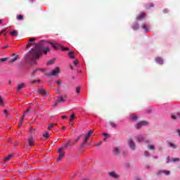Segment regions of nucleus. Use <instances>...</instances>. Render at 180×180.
<instances>
[{"mask_svg": "<svg viewBox=\"0 0 180 180\" xmlns=\"http://www.w3.org/2000/svg\"><path fill=\"white\" fill-rule=\"evenodd\" d=\"M23 88H25V83H21L18 84L17 89L18 91H20L21 89H23Z\"/></svg>", "mask_w": 180, "mask_h": 180, "instance_id": "obj_22", "label": "nucleus"}, {"mask_svg": "<svg viewBox=\"0 0 180 180\" xmlns=\"http://www.w3.org/2000/svg\"><path fill=\"white\" fill-rule=\"evenodd\" d=\"M161 174H165V175H169L171 172L169 170L160 171L159 172L158 175H161Z\"/></svg>", "mask_w": 180, "mask_h": 180, "instance_id": "obj_20", "label": "nucleus"}, {"mask_svg": "<svg viewBox=\"0 0 180 180\" xmlns=\"http://www.w3.org/2000/svg\"><path fill=\"white\" fill-rule=\"evenodd\" d=\"M67 98V96H65V97H63L61 96H58L56 99V101L58 102H59V103H61L63 102H65V98Z\"/></svg>", "mask_w": 180, "mask_h": 180, "instance_id": "obj_12", "label": "nucleus"}, {"mask_svg": "<svg viewBox=\"0 0 180 180\" xmlns=\"http://www.w3.org/2000/svg\"><path fill=\"white\" fill-rule=\"evenodd\" d=\"M18 20H22L23 19V15H19L17 16Z\"/></svg>", "mask_w": 180, "mask_h": 180, "instance_id": "obj_33", "label": "nucleus"}, {"mask_svg": "<svg viewBox=\"0 0 180 180\" xmlns=\"http://www.w3.org/2000/svg\"><path fill=\"white\" fill-rule=\"evenodd\" d=\"M62 129H65V127H63Z\"/></svg>", "mask_w": 180, "mask_h": 180, "instance_id": "obj_60", "label": "nucleus"}, {"mask_svg": "<svg viewBox=\"0 0 180 180\" xmlns=\"http://www.w3.org/2000/svg\"><path fill=\"white\" fill-rule=\"evenodd\" d=\"M68 56L70 58H75V56L74 55V52L72 51L69 52Z\"/></svg>", "mask_w": 180, "mask_h": 180, "instance_id": "obj_25", "label": "nucleus"}, {"mask_svg": "<svg viewBox=\"0 0 180 180\" xmlns=\"http://www.w3.org/2000/svg\"><path fill=\"white\" fill-rule=\"evenodd\" d=\"M130 117H131V120H136L138 118L137 115H136L135 114L131 115Z\"/></svg>", "mask_w": 180, "mask_h": 180, "instance_id": "obj_28", "label": "nucleus"}, {"mask_svg": "<svg viewBox=\"0 0 180 180\" xmlns=\"http://www.w3.org/2000/svg\"><path fill=\"white\" fill-rule=\"evenodd\" d=\"M2 23V20H0V25Z\"/></svg>", "mask_w": 180, "mask_h": 180, "instance_id": "obj_58", "label": "nucleus"}, {"mask_svg": "<svg viewBox=\"0 0 180 180\" xmlns=\"http://www.w3.org/2000/svg\"><path fill=\"white\" fill-rule=\"evenodd\" d=\"M146 9H148V6H146Z\"/></svg>", "mask_w": 180, "mask_h": 180, "instance_id": "obj_61", "label": "nucleus"}, {"mask_svg": "<svg viewBox=\"0 0 180 180\" xmlns=\"http://www.w3.org/2000/svg\"><path fill=\"white\" fill-rule=\"evenodd\" d=\"M34 48L31 49L29 55L25 57V61L28 64H36V60H39L41 55L47 54L50 51V48L44 47L46 41H41L39 44H34Z\"/></svg>", "mask_w": 180, "mask_h": 180, "instance_id": "obj_1", "label": "nucleus"}, {"mask_svg": "<svg viewBox=\"0 0 180 180\" xmlns=\"http://www.w3.org/2000/svg\"><path fill=\"white\" fill-rule=\"evenodd\" d=\"M10 34H11V36H12V37H16V36H18V31L14 30V31L11 32L10 33Z\"/></svg>", "mask_w": 180, "mask_h": 180, "instance_id": "obj_24", "label": "nucleus"}, {"mask_svg": "<svg viewBox=\"0 0 180 180\" xmlns=\"http://www.w3.org/2000/svg\"><path fill=\"white\" fill-rule=\"evenodd\" d=\"M62 119H67L66 115H63V116H62Z\"/></svg>", "mask_w": 180, "mask_h": 180, "instance_id": "obj_54", "label": "nucleus"}, {"mask_svg": "<svg viewBox=\"0 0 180 180\" xmlns=\"http://www.w3.org/2000/svg\"><path fill=\"white\" fill-rule=\"evenodd\" d=\"M155 61L158 64L162 65L164 64V60L162 58L158 57L155 58Z\"/></svg>", "mask_w": 180, "mask_h": 180, "instance_id": "obj_14", "label": "nucleus"}, {"mask_svg": "<svg viewBox=\"0 0 180 180\" xmlns=\"http://www.w3.org/2000/svg\"><path fill=\"white\" fill-rule=\"evenodd\" d=\"M110 126H112V127H116V124H115L114 122H110Z\"/></svg>", "mask_w": 180, "mask_h": 180, "instance_id": "obj_43", "label": "nucleus"}, {"mask_svg": "<svg viewBox=\"0 0 180 180\" xmlns=\"http://www.w3.org/2000/svg\"><path fill=\"white\" fill-rule=\"evenodd\" d=\"M128 145L131 150H136V143L133 141V139H129L128 141Z\"/></svg>", "mask_w": 180, "mask_h": 180, "instance_id": "obj_8", "label": "nucleus"}, {"mask_svg": "<svg viewBox=\"0 0 180 180\" xmlns=\"http://www.w3.org/2000/svg\"><path fill=\"white\" fill-rule=\"evenodd\" d=\"M43 137H44V139H47L49 137V132L46 131L44 134H43Z\"/></svg>", "mask_w": 180, "mask_h": 180, "instance_id": "obj_34", "label": "nucleus"}, {"mask_svg": "<svg viewBox=\"0 0 180 180\" xmlns=\"http://www.w3.org/2000/svg\"><path fill=\"white\" fill-rule=\"evenodd\" d=\"M34 40H36L35 38H32V39H29V43L27 45V47H32V44H33V41H34Z\"/></svg>", "mask_w": 180, "mask_h": 180, "instance_id": "obj_17", "label": "nucleus"}, {"mask_svg": "<svg viewBox=\"0 0 180 180\" xmlns=\"http://www.w3.org/2000/svg\"><path fill=\"white\" fill-rule=\"evenodd\" d=\"M143 126H148V122L146 121H141V122H139L138 124H136V129H141V127H143Z\"/></svg>", "mask_w": 180, "mask_h": 180, "instance_id": "obj_6", "label": "nucleus"}, {"mask_svg": "<svg viewBox=\"0 0 180 180\" xmlns=\"http://www.w3.org/2000/svg\"><path fill=\"white\" fill-rule=\"evenodd\" d=\"M39 93L41 94L42 95H47V93H46V91H44V89H39Z\"/></svg>", "mask_w": 180, "mask_h": 180, "instance_id": "obj_26", "label": "nucleus"}, {"mask_svg": "<svg viewBox=\"0 0 180 180\" xmlns=\"http://www.w3.org/2000/svg\"><path fill=\"white\" fill-rule=\"evenodd\" d=\"M69 146H71V143L70 142H68L64 144V146L63 147H61V148H67L68 147H69Z\"/></svg>", "mask_w": 180, "mask_h": 180, "instance_id": "obj_27", "label": "nucleus"}, {"mask_svg": "<svg viewBox=\"0 0 180 180\" xmlns=\"http://www.w3.org/2000/svg\"><path fill=\"white\" fill-rule=\"evenodd\" d=\"M74 119H75V114H72L70 115V121L74 120Z\"/></svg>", "mask_w": 180, "mask_h": 180, "instance_id": "obj_36", "label": "nucleus"}, {"mask_svg": "<svg viewBox=\"0 0 180 180\" xmlns=\"http://www.w3.org/2000/svg\"><path fill=\"white\" fill-rule=\"evenodd\" d=\"M136 180H141L140 178H136Z\"/></svg>", "mask_w": 180, "mask_h": 180, "instance_id": "obj_59", "label": "nucleus"}, {"mask_svg": "<svg viewBox=\"0 0 180 180\" xmlns=\"http://www.w3.org/2000/svg\"><path fill=\"white\" fill-rule=\"evenodd\" d=\"M140 28V25H139V23L136 22L135 24H134L132 25V29L134 30H139V29Z\"/></svg>", "mask_w": 180, "mask_h": 180, "instance_id": "obj_16", "label": "nucleus"}, {"mask_svg": "<svg viewBox=\"0 0 180 180\" xmlns=\"http://www.w3.org/2000/svg\"><path fill=\"white\" fill-rule=\"evenodd\" d=\"M82 137V135L79 136V137H77L75 140L76 143H78V141H79V139Z\"/></svg>", "mask_w": 180, "mask_h": 180, "instance_id": "obj_42", "label": "nucleus"}, {"mask_svg": "<svg viewBox=\"0 0 180 180\" xmlns=\"http://www.w3.org/2000/svg\"><path fill=\"white\" fill-rule=\"evenodd\" d=\"M153 158L157 159L158 158V156H154Z\"/></svg>", "mask_w": 180, "mask_h": 180, "instance_id": "obj_57", "label": "nucleus"}, {"mask_svg": "<svg viewBox=\"0 0 180 180\" xmlns=\"http://www.w3.org/2000/svg\"><path fill=\"white\" fill-rule=\"evenodd\" d=\"M109 176H111V178H115L116 179V178H117V174H116V172H110L108 173Z\"/></svg>", "mask_w": 180, "mask_h": 180, "instance_id": "obj_15", "label": "nucleus"}, {"mask_svg": "<svg viewBox=\"0 0 180 180\" xmlns=\"http://www.w3.org/2000/svg\"><path fill=\"white\" fill-rule=\"evenodd\" d=\"M58 153H59V157L58 158V161H60V160H61L65 155L64 148H60Z\"/></svg>", "mask_w": 180, "mask_h": 180, "instance_id": "obj_9", "label": "nucleus"}, {"mask_svg": "<svg viewBox=\"0 0 180 180\" xmlns=\"http://www.w3.org/2000/svg\"><path fill=\"white\" fill-rule=\"evenodd\" d=\"M169 147H171L172 148H176V145H175L173 143H169Z\"/></svg>", "mask_w": 180, "mask_h": 180, "instance_id": "obj_31", "label": "nucleus"}, {"mask_svg": "<svg viewBox=\"0 0 180 180\" xmlns=\"http://www.w3.org/2000/svg\"><path fill=\"white\" fill-rule=\"evenodd\" d=\"M4 33H5V30L0 32V36H2V34H4Z\"/></svg>", "mask_w": 180, "mask_h": 180, "instance_id": "obj_48", "label": "nucleus"}, {"mask_svg": "<svg viewBox=\"0 0 180 180\" xmlns=\"http://www.w3.org/2000/svg\"><path fill=\"white\" fill-rule=\"evenodd\" d=\"M70 70H74V68H72V65H70Z\"/></svg>", "mask_w": 180, "mask_h": 180, "instance_id": "obj_56", "label": "nucleus"}, {"mask_svg": "<svg viewBox=\"0 0 180 180\" xmlns=\"http://www.w3.org/2000/svg\"><path fill=\"white\" fill-rule=\"evenodd\" d=\"M147 148L151 151H154V150H155V146L153 144H148Z\"/></svg>", "mask_w": 180, "mask_h": 180, "instance_id": "obj_19", "label": "nucleus"}, {"mask_svg": "<svg viewBox=\"0 0 180 180\" xmlns=\"http://www.w3.org/2000/svg\"><path fill=\"white\" fill-rule=\"evenodd\" d=\"M50 44L53 47L54 50H62V51H68L70 50V48L68 47H64L62 45H60L58 44L54 43V42H50Z\"/></svg>", "mask_w": 180, "mask_h": 180, "instance_id": "obj_2", "label": "nucleus"}, {"mask_svg": "<svg viewBox=\"0 0 180 180\" xmlns=\"http://www.w3.org/2000/svg\"><path fill=\"white\" fill-rule=\"evenodd\" d=\"M168 12V9L165 8L163 10L164 13H167Z\"/></svg>", "mask_w": 180, "mask_h": 180, "instance_id": "obj_49", "label": "nucleus"}, {"mask_svg": "<svg viewBox=\"0 0 180 180\" xmlns=\"http://www.w3.org/2000/svg\"><path fill=\"white\" fill-rule=\"evenodd\" d=\"M17 60V58H13L12 59H11V60L9 61V63H15V60Z\"/></svg>", "mask_w": 180, "mask_h": 180, "instance_id": "obj_39", "label": "nucleus"}, {"mask_svg": "<svg viewBox=\"0 0 180 180\" xmlns=\"http://www.w3.org/2000/svg\"><path fill=\"white\" fill-rule=\"evenodd\" d=\"M144 155H145V157H150V152H148V151H147V150H146L145 152H144Z\"/></svg>", "mask_w": 180, "mask_h": 180, "instance_id": "obj_32", "label": "nucleus"}, {"mask_svg": "<svg viewBox=\"0 0 180 180\" xmlns=\"http://www.w3.org/2000/svg\"><path fill=\"white\" fill-rule=\"evenodd\" d=\"M177 133H178V134H179V136L180 137V129H177Z\"/></svg>", "mask_w": 180, "mask_h": 180, "instance_id": "obj_55", "label": "nucleus"}, {"mask_svg": "<svg viewBox=\"0 0 180 180\" xmlns=\"http://www.w3.org/2000/svg\"><path fill=\"white\" fill-rule=\"evenodd\" d=\"M28 145L30 147H33V146H34V139H33V136L28 137Z\"/></svg>", "mask_w": 180, "mask_h": 180, "instance_id": "obj_10", "label": "nucleus"}, {"mask_svg": "<svg viewBox=\"0 0 180 180\" xmlns=\"http://www.w3.org/2000/svg\"><path fill=\"white\" fill-rule=\"evenodd\" d=\"M172 119H173V120H175V119H180V113L177 112L176 115H172Z\"/></svg>", "mask_w": 180, "mask_h": 180, "instance_id": "obj_18", "label": "nucleus"}, {"mask_svg": "<svg viewBox=\"0 0 180 180\" xmlns=\"http://www.w3.org/2000/svg\"><path fill=\"white\" fill-rule=\"evenodd\" d=\"M81 91V86H78L76 88V92L77 94H79V91Z\"/></svg>", "mask_w": 180, "mask_h": 180, "instance_id": "obj_38", "label": "nucleus"}, {"mask_svg": "<svg viewBox=\"0 0 180 180\" xmlns=\"http://www.w3.org/2000/svg\"><path fill=\"white\" fill-rule=\"evenodd\" d=\"M4 113L5 115H6V113H8V110H4Z\"/></svg>", "mask_w": 180, "mask_h": 180, "instance_id": "obj_51", "label": "nucleus"}, {"mask_svg": "<svg viewBox=\"0 0 180 180\" xmlns=\"http://www.w3.org/2000/svg\"><path fill=\"white\" fill-rule=\"evenodd\" d=\"M31 82L32 84H36V82H38V84H40V80H33Z\"/></svg>", "mask_w": 180, "mask_h": 180, "instance_id": "obj_41", "label": "nucleus"}, {"mask_svg": "<svg viewBox=\"0 0 180 180\" xmlns=\"http://www.w3.org/2000/svg\"><path fill=\"white\" fill-rule=\"evenodd\" d=\"M146 18V13H141L136 17L137 20H142V19H144Z\"/></svg>", "mask_w": 180, "mask_h": 180, "instance_id": "obj_13", "label": "nucleus"}, {"mask_svg": "<svg viewBox=\"0 0 180 180\" xmlns=\"http://www.w3.org/2000/svg\"><path fill=\"white\" fill-rule=\"evenodd\" d=\"M6 60H8V58H2L1 59V61L4 62V61H6Z\"/></svg>", "mask_w": 180, "mask_h": 180, "instance_id": "obj_45", "label": "nucleus"}, {"mask_svg": "<svg viewBox=\"0 0 180 180\" xmlns=\"http://www.w3.org/2000/svg\"><path fill=\"white\" fill-rule=\"evenodd\" d=\"M12 157H13V155L12 154H10V155H8V156H6V157L5 158V160H6V161H8V160H11V158H12Z\"/></svg>", "mask_w": 180, "mask_h": 180, "instance_id": "obj_30", "label": "nucleus"}, {"mask_svg": "<svg viewBox=\"0 0 180 180\" xmlns=\"http://www.w3.org/2000/svg\"><path fill=\"white\" fill-rule=\"evenodd\" d=\"M154 6L153 4H150L149 8H153Z\"/></svg>", "mask_w": 180, "mask_h": 180, "instance_id": "obj_50", "label": "nucleus"}, {"mask_svg": "<svg viewBox=\"0 0 180 180\" xmlns=\"http://www.w3.org/2000/svg\"><path fill=\"white\" fill-rule=\"evenodd\" d=\"M60 74V68L56 67L54 70H53L50 73L49 75H52L53 77H57Z\"/></svg>", "mask_w": 180, "mask_h": 180, "instance_id": "obj_5", "label": "nucleus"}, {"mask_svg": "<svg viewBox=\"0 0 180 180\" xmlns=\"http://www.w3.org/2000/svg\"><path fill=\"white\" fill-rule=\"evenodd\" d=\"M142 29H143V30H145L146 33H148V32H150V30H148V25L144 24L142 26Z\"/></svg>", "mask_w": 180, "mask_h": 180, "instance_id": "obj_21", "label": "nucleus"}, {"mask_svg": "<svg viewBox=\"0 0 180 180\" xmlns=\"http://www.w3.org/2000/svg\"><path fill=\"white\" fill-rule=\"evenodd\" d=\"M57 85H61V81L58 80L56 82Z\"/></svg>", "mask_w": 180, "mask_h": 180, "instance_id": "obj_47", "label": "nucleus"}, {"mask_svg": "<svg viewBox=\"0 0 180 180\" xmlns=\"http://www.w3.org/2000/svg\"><path fill=\"white\" fill-rule=\"evenodd\" d=\"M37 71H43V70L42 69H36V70H34L32 72L33 75H34V74L37 73Z\"/></svg>", "mask_w": 180, "mask_h": 180, "instance_id": "obj_35", "label": "nucleus"}, {"mask_svg": "<svg viewBox=\"0 0 180 180\" xmlns=\"http://www.w3.org/2000/svg\"><path fill=\"white\" fill-rule=\"evenodd\" d=\"M74 65H77L78 64V60H75L73 61Z\"/></svg>", "mask_w": 180, "mask_h": 180, "instance_id": "obj_44", "label": "nucleus"}, {"mask_svg": "<svg viewBox=\"0 0 180 180\" xmlns=\"http://www.w3.org/2000/svg\"><path fill=\"white\" fill-rule=\"evenodd\" d=\"M11 81H9V82H8V84H11Z\"/></svg>", "mask_w": 180, "mask_h": 180, "instance_id": "obj_62", "label": "nucleus"}, {"mask_svg": "<svg viewBox=\"0 0 180 180\" xmlns=\"http://www.w3.org/2000/svg\"><path fill=\"white\" fill-rule=\"evenodd\" d=\"M47 64L49 65H51V64H54V60H49L48 63H47Z\"/></svg>", "mask_w": 180, "mask_h": 180, "instance_id": "obj_40", "label": "nucleus"}, {"mask_svg": "<svg viewBox=\"0 0 180 180\" xmlns=\"http://www.w3.org/2000/svg\"><path fill=\"white\" fill-rule=\"evenodd\" d=\"M29 112H30V108H28L25 112L24 113V115H22V117L21 118V122L23 121V120L25 119V116H26V115H27V113H29Z\"/></svg>", "mask_w": 180, "mask_h": 180, "instance_id": "obj_23", "label": "nucleus"}, {"mask_svg": "<svg viewBox=\"0 0 180 180\" xmlns=\"http://www.w3.org/2000/svg\"><path fill=\"white\" fill-rule=\"evenodd\" d=\"M121 149L120 147H115L113 148L112 152L115 155H119L120 154Z\"/></svg>", "mask_w": 180, "mask_h": 180, "instance_id": "obj_11", "label": "nucleus"}, {"mask_svg": "<svg viewBox=\"0 0 180 180\" xmlns=\"http://www.w3.org/2000/svg\"><path fill=\"white\" fill-rule=\"evenodd\" d=\"M135 140L137 143H148V139L144 138L142 134H139L135 136Z\"/></svg>", "mask_w": 180, "mask_h": 180, "instance_id": "obj_3", "label": "nucleus"}, {"mask_svg": "<svg viewBox=\"0 0 180 180\" xmlns=\"http://www.w3.org/2000/svg\"><path fill=\"white\" fill-rule=\"evenodd\" d=\"M0 105L1 106H4V100H2V97L0 96Z\"/></svg>", "mask_w": 180, "mask_h": 180, "instance_id": "obj_37", "label": "nucleus"}, {"mask_svg": "<svg viewBox=\"0 0 180 180\" xmlns=\"http://www.w3.org/2000/svg\"><path fill=\"white\" fill-rule=\"evenodd\" d=\"M150 111H148V113H150Z\"/></svg>", "mask_w": 180, "mask_h": 180, "instance_id": "obj_63", "label": "nucleus"}, {"mask_svg": "<svg viewBox=\"0 0 180 180\" xmlns=\"http://www.w3.org/2000/svg\"><path fill=\"white\" fill-rule=\"evenodd\" d=\"M103 136H108V134L104 133V134H103ZM103 141H106V137H105V138L103 139Z\"/></svg>", "mask_w": 180, "mask_h": 180, "instance_id": "obj_46", "label": "nucleus"}, {"mask_svg": "<svg viewBox=\"0 0 180 180\" xmlns=\"http://www.w3.org/2000/svg\"><path fill=\"white\" fill-rule=\"evenodd\" d=\"M1 49H8V46H1Z\"/></svg>", "mask_w": 180, "mask_h": 180, "instance_id": "obj_53", "label": "nucleus"}, {"mask_svg": "<svg viewBox=\"0 0 180 180\" xmlns=\"http://www.w3.org/2000/svg\"><path fill=\"white\" fill-rule=\"evenodd\" d=\"M54 126H57V124H51V125H49L48 130H51V129L54 127Z\"/></svg>", "mask_w": 180, "mask_h": 180, "instance_id": "obj_29", "label": "nucleus"}, {"mask_svg": "<svg viewBox=\"0 0 180 180\" xmlns=\"http://www.w3.org/2000/svg\"><path fill=\"white\" fill-rule=\"evenodd\" d=\"M95 146H101V142H100V143H95Z\"/></svg>", "mask_w": 180, "mask_h": 180, "instance_id": "obj_52", "label": "nucleus"}, {"mask_svg": "<svg viewBox=\"0 0 180 180\" xmlns=\"http://www.w3.org/2000/svg\"><path fill=\"white\" fill-rule=\"evenodd\" d=\"M179 158H169V157H167V160H166V162L168 164V162H179Z\"/></svg>", "mask_w": 180, "mask_h": 180, "instance_id": "obj_7", "label": "nucleus"}, {"mask_svg": "<svg viewBox=\"0 0 180 180\" xmlns=\"http://www.w3.org/2000/svg\"><path fill=\"white\" fill-rule=\"evenodd\" d=\"M91 136H92L91 131H89L86 135L84 136L83 142L82 143V148H85V146L86 144V141H88L89 140V137H91Z\"/></svg>", "mask_w": 180, "mask_h": 180, "instance_id": "obj_4", "label": "nucleus"}]
</instances>
